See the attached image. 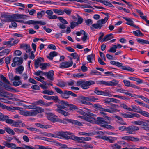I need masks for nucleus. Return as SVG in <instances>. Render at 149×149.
I'll return each mask as SVG.
<instances>
[{"mask_svg":"<svg viewBox=\"0 0 149 149\" xmlns=\"http://www.w3.org/2000/svg\"><path fill=\"white\" fill-rule=\"evenodd\" d=\"M108 18H106L105 19H101L98 20L97 23L93 24L90 28L92 29L93 28L95 29H100L103 26V24H104L107 21Z\"/></svg>","mask_w":149,"mask_h":149,"instance_id":"7ed1b4c3","label":"nucleus"},{"mask_svg":"<svg viewBox=\"0 0 149 149\" xmlns=\"http://www.w3.org/2000/svg\"><path fill=\"white\" fill-rule=\"evenodd\" d=\"M148 123H149V120H144V121H142L141 123V125L143 126L142 127L144 130H149V124Z\"/></svg>","mask_w":149,"mask_h":149,"instance_id":"2eb2a0df","label":"nucleus"},{"mask_svg":"<svg viewBox=\"0 0 149 149\" xmlns=\"http://www.w3.org/2000/svg\"><path fill=\"white\" fill-rule=\"evenodd\" d=\"M18 72L19 74H21L24 70V67L22 66H19L15 69Z\"/></svg>","mask_w":149,"mask_h":149,"instance_id":"a19ab883","label":"nucleus"},{"mask_svg":"<svg viewBox=\"0 0 149 149\" xmlns=\"http://www.w3.org/2000/svg\"><path fill=\"white\" fill-rule=\"evenodd\" d=\"M94 115L93 113H90L87 114L86 116H81L82 119H84L86 121L93 123H95V119L92 117Z\"/></svg>","mask_w":149,"mask_h":149,"instance_id":"0eeeda50","label":"nucleus"},{"mask_svg":"<svg viewBox=\"0 0 149 149\" xmlns=\"http://www.w3.org/2000/svg\"><path fill=\"white\" fill-rule=\"evenodd\" d=\"M135 111L141 114L145 117L149 118V113L145 111H142L140 108H139L138 111Z\"/></svg>","mask_w":149,"mask_h":149,"instance_id":"a878e982","label":"nucleus"},{"mask_svg":"<svg viewBox=\"0 0 149 149\" xmlns=\"http://www.w3.org/2000/svg\"><path fill=\"white\" fill-rule=\"evenodd\" d=\"M56 106L58 108L56 110L59 113L64 115L65 116H69L70 114L68 112L61 109H64L65 107V106L64 105H57Z\"/></svg>","mask_w":149,"mask_h":149,"instance_id":"6e6552de","label":"nucleus"},{"mask_svg":"<svg viewBox=\"0 0 149 149\" xmlns=\"http://www.w3.org/2000/svg\"><path fill=\"white\" fill-rule=\"evenodd\" d=\"M1 115H0L1 121H5L7 118H9V117L7 115H4L2 113H1Z\"/></svg>","mask_w":149,"mask_h":149,"instance_id":"6e6d98bb","label":"nucleus"},{"mask_svg":"<svg viewBox=\"0 0 149 149\" xmlns=\"http://www.w3.org/2000/svg\"><path fill=\"white\" fill-rule=\"evenodd\" d=\"M73 64L72 61L67 62H62L60 64V68H68L69 67L72 66Z\"/></svg>","mask_w":149,"mask_h":149,"instance_id":"4468645a","label":"nucleus"},{"mask_svg":"<svg viewBox=\"0 0 149 149\" xmlns=\"http://www.w3.org/2000/svg\"><path fill=\"white\" fill-rule=\"evenodd\" d=\"M60 147L63 149H70V148H68L66 145L61 144L60 145Z\"/></svg>","mask_w":149,"mask_h":149,"instance_id":"774afa93","label":"nucleus"},{"mask_svg":"<svg viewBox=\"0 0 149 149\" xmlns=\"http://www.w3.org/2000/svg\"><path fill=\"white\" fill-rule=\"evenodd\" d=\"M101 111H102V112H101L100 113L101 114H102L104 115H106V114H105V113L103 112V111L107 112L110 113H113L115 112V111L113 110H110L109 109H105L104 108H102V109H101Z\"/></svg>","mask_w":149,"mask_h":149,"instance_id":"c9c22d12","label":"nucleus"},{"mask_svg":"<svg viewBox=\"0 0 149 149\" xmlns=\"http://www.w3.org/2000/svg\"><path fill=\"white\" fill-rule=\"evenodd\" d=\"M97 120L95 119V123H96L98 125H104L105 124H109L110 123V122H107L105 121L104 119L100 117H98L97 118Z\"/></svg>","mask_w":149,"mask_h":149,"instance_id":"9d476101","label":"nucleus"},{"mask_svg":"<svg viewBox=\"0 0 149 149\" xmlns=\"http://www.w3.org/2000/svg\"><path fill=\"white\" fill-rule=\"evenodd\" d=\"M44 94H48L49 95H52L54 92L52 90H45L42 92Z\"/></svg>","mask_w":149,"mask_h":149,"instance_id":"a18cd8bd","label":"nucleus"},{"mask_svg":"<svg viewBox=\"0 0 149 149\" xmlns=\"http://www.w3.org/2000/svg\"><path fill=\"white\" fill-rule=\"evenodd\" d=\"M122 67V69L123 70H127L128 71L133 72L134 71V69L129 67H126L125 66H123Z\"/></svg>","mask_w":149,"mask_h":149,"instance_id":"de8ad7c7","label":"nucleus"},{"mask_svg":"<svg viewBox=\"0 0 149 149\" xmlns=\"http://www.w3.org/2000/svg\"><path fill=\"white\" fill-rule=\"evenodd\" d=\"M58 102V103L62 105H64L65 106H68V102H65L63 100H61L58 99V100H57Z\"/></svg>","mask_w":149,"mask_h":149,"instance_id":"8fccbe9b","label":"nucleus"},{"mask_svg":"<svg viewBox=\"0 0 149 149\" xmlns=\"http://www.w3.org/2000/svg\"><path fill=\"white\" fill-rule=\"evenodd\" d=\"M58 135L62 137L63 138L65 139L66 136L67 135H72L71 133L69 132H58Z\"/></svg>","mask_w":149,"mask_h":149,"instance_id":"412c9836","label":"nucleus"},{"mask_svg":"<svg viewBox=\"0 0 149 149\" xmlns=\"http://www.w3.org/2000/svg\"><path fill=\"white\" fill-rule=\"evenodd\" d=\"M112 147L113 149H120L121 147L120 146L117 144H115L113 145Z\"/></svg>","mask_w":149,"mask_h":149,"instance_id":"680f3d73","label":"nucleus"},{"mask_svg":"<svg viewBox=\"0 0 149 149\" xmlns=\"http://www.w3.org/2000/svg\"><path fill=\"white\" fill-rule=\"evenodd\" d=\"M129 79L132 80H134L136 81L137 82L138 84H141L143 83V80L139 78L131 77H129Z\"/></svg>","mask_w":149,"mask_h":149,"instance_id":"f704fd0d","label":"nucleus"},{"mask_svg":"<svg viewBox=\"0 0 149 149\" xmlns=\"http://www.w3.org/2000/svg\"><path fill=\"white\" fill-rule=\"evenodd\" d=\"M26 128L29 130L31 131H35L36 132H39V130L35 128L30 127L29 126H27L26 127Z\"/></svg>","mask_w":149,"mask_h":149,"instance_id":"864d4df0","label":"nucleus"},{"mask_svg":"<svg viewBox=\"0 0 149 149\" xmlns=\"http://www.w3.org/2000/svg\"><path fill=\"white\" fill-rule=\"evenodd\" d=\"M112 35L113 34L112 33L106 35L101 41V42H103L104 41L109 40L113 38V36H112Z\"/></svg>","mask_w":149,"mask_h":149,"instance_id":"aec40b11","label":"nucleus"},{"mask_svg":"<svg viewBox=\"0 0 149 149\" xmlns=\"http://www.w3.org/2000/svg\"><path fill=\"white\" fill-rule=\"evenodd\" d=\"M118 81L113 79L109 82H106V85L107 86H116L118 84Z\"/></svg>","mask_w":149,"mask_h":149,"instance_id":"cd10ccee","label":"nucleus"},{"mask_svg":"<svg viewBox=\"0 0 149 149\" xmlns=\"http://www.w3.org/2000/svg\"><path fill=\"white\" fill-rule=\"evenodd\" d=\"M14 130L15 132L19 133H21L24 132V130L22 129H20L18 128H15L14 129Z\"/></svg>","mask_w":149,"mask_h":149,"instance_id":"338daca9","label":"nucleus"},{"mask_svg":"<svg viewBox=\"0 0 149 149\" xmlns=\"http://www.w3.org/2000/svg\"><path fill=\"white\" fill-rule=\"evenodd\" d=\"M10 49H4L1 52H0V56H3L6 54V55H8L10 52Z\"/></svg>","mask_w":149,"mask_h":149,"instance_id":"473e14b6","label":"nucleus"},{"mask_svg":"<svg viewBox=\"0 0 149 149\" xmlns=\"http://www.w3.org/2000/svg\"><path fill=\"white\" fill-rule=\"evenodd\" d=\"M41 57H39L37 59L34 60L35 61V67L36 68H37L39 66V64L41 63L42 61L40 60Z\"/></svg>","mask_w":149,"mask_h":149,"instance_id":"7c9ffc66","label":"nucleus"},{"mask_svg":"<svg viewBox=\"0 0 149 149\" xmlns=\"http://www.w3.org/2000/svg\"><path fill=\"white\" fill-rule=\"evenodd\" d=\"M53 10L56 13L59 15H62L64 14V12L61 10H58L56 9H53Z\"/></svg>","mask_w":149,"mask_h":149,"instance_id":"79ce46f5","label":"nucleus"},{"mask_svg":"<svg viewBox=\"0 0 149 149\" xmlns=\"http://www.w3.org/2000/svg\"><path fill=\"white\" fill-rule=\"evenodd\" d=\"M57 116L56 115H53L52 113H48V116H47L48 119L52 122H54L58 121L56 120L55 118Z\"/></svg>","mask_w":149,"mask_h":149,"instance_id":"dca6fc26","label":"nucleus"},{"mask_svg":"<svg viewBox=\"0 0 149 149\" xmlns=\"http://www.w3.org/2000/svg\"><path fill=\"white\" fill-rule=\"evenodd\" d=\"M27 17L26 15L23 14H14L12 15H9L2 14H1V17L2 18H7L8 19L13 20L14 19H25Z\"/></svg>","mask_w":149,"mask_h":149,"instance_id":"f257e3e1","label":"nucleus"},{"mask_svg":"<svg viewBox=\"0 0 149 149\" xmlns=\"http://www.w3.org/2000/svg\"><path fill=\"white\" fill-rule=\"evenodd\" d=\"M123 18L127 22L126 23V24L132 26H133L134 22L130 18H127L126 17H123Z\"/></svg>","mask_w":149,"mask_h":149,"instance_id":"72a5a7b5","label":"nucleus"},{"mask_svg":"<svg viewBox=\"0 0 149 149\" xmlns=\"http://www.w3.org/2000/svg\"><path fill=\"white\" fill-rule=\"evenodd\" d=\"M119 100L117 99L113 98H107L104 100V103L108 104L111 102H113L116 103H118Z\"/></svg>","mask_w":149,"mask_h":149,"instance_id":"6ab92c4d","label":"nucleus"},{"mask_svg":"<svg viewBox=\"0 0 149 149\" xmlns=\"http://www.w3.org/2000/svg\"><path fill=\"white\" fill-rule=\"evenodd\" d=\"M20 113L22 115L26 116L34 115L36 114L34 112L26 111H24L21 110L20 112Z\"/></svg>","mask_w":149,"mask_h":149,"instance_id":"5701e85b","label":"nucleus"},{"mask_svg":"<svg viewBox=\"0 0 149 149\" xmlns=\"http://www.w3.org/2000/svg\"><path fill=\"white\" fill-rule=\"evenodd\" d=\"M3 45H7L8 47H10L13 45V44L11 43V41H4L3 43Z\"/></svg>","mask_w":149,"mask_h":149,"instance_id":"3c124183","label":"nucleus"},{"mask_svg":"<svg viewBox=\"0 0 149 149\" xmlns=\"http://www.w3.org/2000/svg\"><path fill=\"white\" fill-rule=\"evenodd\" d=\"M37 146L38 147L37 148L38 149H52V148H50L45 147L42 146H41L40 145H37Z\"/></svg>","mask_w":149,"mask_h":149,"instance_id":"052dcab7","label":"nucleus"},{"mask_svg":"<svg viewBox=\"0 0 149 149\" xmlns=\"http://www.w3.org/2000/svg\"><path fill=\"white\" fill-rule=\"evenodd\" d=\"M54 88L55 90L58 93L61 94H62V93H63V92L59 88L56 87H54Z\"/></svg>","mask_w":149,"mask_h":149,"instance_id":"69168bd1","label":"nucleus"},{"mask_svg":"<svg viewBox=\"0 0 149 149\" xmlns=\"http://www.w3.org/2000/svg\"><path fill=\"white\" fill-rule=\"evenodd\" d=\"M116 91L121 93H124L126 95H128L131 97H134L133 94H132L128 92V91L126 90H125L122 89H118L116 90Z\"/></svg>","mask_w":149,"mask_h":149,"instance_id":"b1692460","label":"nucleus"},{"mask_svg":"<svg viewBox=\"0 0 149 149\" xmlns=\"http://www.w3.org/2000/svg\"><path fill=\"white\" fill-rule=\"evenodd\" d=\"M123 82L125 85L127 87H131V84H130V82L129 81L126 80H124Z\"/></svg>","mask_w":149,"mask_h":149,"instance_id":"0e129e2a","label":"nucleus"},{"mask_svg":"<svg viewBox=\"0 0 149 149\" xmlns=\"http://www.w3.org/2000/svg\"><path fill=\"white\" fill-rule=\"evenodd\" d=\"M98 136L102 139L108 141L110 143H113L114 141L117 139V138L116 137L111 136L107 137L105 136Z\"/></svg>","mask_w":149,"mask_h":149,"instance_id":"9b49d317","label":"nucleus"},{"mask_svg":"<svg viewBox=\"0 0 149 149\" xmlns=\"http://www.w3.org/2000/svg\"><path fill=\"white\" fill-rule=\"evenodd\" d=\"M0 77L1 79L4 82L9 85L10 84V83L9 81L7 79L6 77H5L3 75L1 74L0 75Z\"/></svg>","mask_w":149,"mask_h":149,"instance_id":"58836bf2","label":"nucleus"},{"mask_svg":"<svg viewBox=\"0 0 149 149\" xmlns=\"http://www.w3.org/2000/svg\"><path fill=\"white\" fill-rule=\"evenodd\" d=\"M61 95L62 97L65 99H68L70 97L68 91H66L63 92Z\"/></svg>","mask_w":149,"mask_h":149,"instance_id":"2f4dec72","label":"nucleus"},{"mask_svg":"<svg viewBox=\"0 0 149 149\" xmlns=\"http://www.w3.org/2000/svg\"><path fill=\"white\" fill-rule=\"evenodd\" d=\"M126 133L130 134H132V131L131 126H129L126 127Z\"/></svg>","mask_w":149,"mask_h":149,"instance_id":"5fc2aeb1","label":"nucleus"},{"mask_svg":"<svg viewBox=\"0 0 149 149\" xmlns=\"http://www.w3.org/2000/svg\"><path fill=\"white\" fill-rule=\"evenodd\" d=\"M57 53L55 51L51 52L49 54V56H47V58L50 60H53V57L56 56L57 55Z\"/></svg>","mask_w":149,"mask_h":149,"instance_id":"bb28decb","label":"nucleus"},{"mask_svg":"<svg viewBox=\"0 0 149 149\" xmlns=\"http://www.w3.org/2000/svg\"><path fill=\"white\" fill-rule=\"evenodd\" d=\"M94 92L97 95H101L109 97L112 96L111 94H110L109 91L107 90L103 91L99 90L97 88H95L94 91Z\"/></svg>","mask_w":149,"mask_h":149,"instance_id":"423d86ee","label":"nucleus"},{"mask_svg":"<svg viewBox=\"0 0 149 149\" xmlns=\"http://www.w3.org/2000/svg\"><path fill=\"white\" fill-rule=\"evenodd\" d=\"M12 124V126L19 127H23L25 125L24 124L20 121L15 122L13 121V123Z\"/></svg>","mask_w":149,"mask_h":149,"instance_id":"a211bd4d","label":"nucleus"},{"mask_svg":"<svg viewBox=\"0 0 149 149\" xmlns=\"http://www.w3.org/2000/svg\"><path fill=\"white\" fill-rule=\"evenodd\" d=\"M85 22L87 25L88 26H89L90 24H91L93 23V21L92 20L89 19L85 20Z\"/></svg>","mask_w":149,"mask_h":149,"instance_id":"4d7b16f0","label":"nucleus"},{"mask_svg":"<svg viewBox=\"0 0 149 149\" xmlns=\"http://www.w3.org/2000/svg\"><path fill=\"white\" fill-rule=\"evenodd\" d=\"M40 3L41 4H45V3L48 4H49L50 5H57L58 3L56 2H54L52 1H50L48 0L47 1H41L40 2Z\"/></svg>","mask_w":149,"mask_h":149,"instance_id":"c756f323","label":"nucleus"},{"mask_svg":"<svg viewBox=\"0 0 149 149\" xmlns=\"http://www.w3.org/2000/svg\"><path fill=\"white\" fill-rule=\"evenodd\" d=\"M4 129L5 131H6L8 134L13 135L15 134L13 130L9 127H5Z\"/></svg>","mask_w":149,"mask_h":149,"instance_id":"e433bc0d","label":"nucleus"},{"mask_svg":"<svg viewBox=\"0 0 149 149\" xmlns=\"http://www.w3.org/2000/svg\"><path fill=\"white\" fill-rule=\"evenodd\" d=\"M43 75L46 76L48 79L51 80L52 81L54 79L53 77L54 72L53 70L50 71L48 72H44L43 73Z\"/></svg>","mask_w":149,"mask_h":149,"instance_id":"ddd939ff","label":"nucleus"},{"mask_svg":"<svg viewBox=\"0 0 149 149\" xmlns=\"http://www.w3.org/2000/svg\"><path fill=\"white\" fill-rule=\"evenodd\" d=\"M43 97L45 99L51 100H58V97L57 96H50L47 95H44Z\"/></svg>","mask_w":149,"mask_h":149,"instance_id":"393cba45","label":"nucleus"},{"mask_svg":"<svg viewBox=\"0 0 149 149\" xmlns=\"http://www.w3.org/2000/svg\"><path fill=\"white\" fill-rule=\"evenodd\" d=\"M95 84L94 81L90 80L85 81L84 80L78 81L76 83V86H80L83 89H87L89 88V86Z\"/></svg>","mask_w":149,"mask_h":149,"instance_id":"f03ea898","label":"nucleus"},{"mask_svg":"<svg viewBox=\"0 0 149 149\" xmlns=\"http://www.w3.org/2000/svg\"><path fill=\"white\" fill-rule=\"evenodd\" d=\"M45 14V12L43 10L41 11L40 12L37 13V17L38 18L41 19L43 15Z\"/></svg>","mask_w":149,"mask_h":149,"instance_id":"4c0bfd02","label":"nucleus"},{"mask_svg":"<svg viewBox=\"0 0 149 149\" xmlns=\"http://www.w3.org/2000/svg\"><path fill=\"white\" fill-rule=\"evenodd\" d=\"M71 134H72V135H70L71 136H68L67 135L65 138V139H66L67 140L72 139L76 141V136H74V134L73 133H71Z\"/></svg>","mask_w":149,"mask_h":149,"instance_id":"ea45409f","label":"nucleus"},{"mask_svg":"<svg viewBox=\"0 0 149 149\" xmlns=\"http://www.w3.org/2000/svg\"><path fill=\"white\" fill-rule=\"evenodd\" d=\"M13 62L17 63L18 62L17 65H18L21 64L23 62V59L22 57H15L14 58L13 60Z\"/></svg>","mask_w":149,"mask_h":149,"instance_id":"4be33fe9","label":"nucleus"},{"mask_svg":"<svg viewBox=\"0 0 149 149\" xmlns=\"http://www.w3.org/2000/svg\"><path fill=\"white\" fill-rule=\"evenodd\" d=\"M3 144L8 148H11L12 149H15L16 145L13 143H10L7 141H4Z\"/></svg>","mask_w":149,"mask_h":149,"instance_id":"f3484780","label":"nucleus"},{"mask_svg":"<svg viewBox=\"0 0 149 149\" xmlns=\"http://www.w3.org/2000/svg\"><path fill=\"white\" fill-rule=\"evenodd\" d=\"M11 56H10L8 57H6L5 58V63L6 64L9 63L11 61Z\"/></svg>","mask_w":149,"mask_h":149,"instance_id":"bf43d9fd","label":"nucleus"},{"mask_svg":"<svg viewBox=\"0 0 149 149\" xmlns=\"http://www.w3.org/2000/svg\"><path fill=\"white\" fill-rule=\"evenodd\" d=\"M101 126L104 128H106L107 129H113L114 128L111 126L107 124H104L102 125Z\"/></svg>","mask_w":149,"mask_h":149,"instance_id":"13d9d810","label":"nucleus"},{"mask_svg":"<svg viewBox=\"0 0 149 149\" xmlns=\"http://www.w3.org/2000/svg\"><path fill=\"white\" fill-rule=\"evenodd\" d=\"M121 139L125 140L134 142H137L140 140V139L138 138L131 136H125L122 137Z\"/></svg>","mask_w":149,"mask_h":149,"instance_id":"1a4fd4ad","label":"nucleus"},{"mask_svg":"<svg viewBox=\"0 0 149 149\" xmlns=\"http://www.w3.org/2000/svg\"><path fill=\"white\" fill-rule=\"evenodd\" d=\"M50 65L49 63H40L39 64V66L40 67V68L42 70L45 69L47 66H50Z\"/></svg>","mask_w":149,"mask_h":149,"instance_id":"c85d7f7f","label":"nucleus"},{"mask_svg":"<svg viewBox=\"0 0 149 149\" xmlns=\"http://www.w3.org/2000/svg\"><path fill=\"white\" fill-rule=\"evenodd\" d=\"M77 16L78 17V21L77 24L79 25V24H81L83 21V19L79 15L77 14Z\"/></svg>","mask_w":149,"mask_h":149,"instance_id":"603ef678","label":"nucleus"},{"mask_svg":"<svg viewBox=\"0 0 149 149\" xmlns=\"http://www.w3.org/2000/svg\"><path fill=\"white\" fill-rule=\"evenodd\" d=\"M94 58V55L93 54L88 55L87 56V59L89 63H92L91 59Z\"/></svg>","mask_w":149,"mask_h":149,"instance_id":"49530a36","label":"nucleus"},{"mask_svg":"<svg viewBox=\"0 0 149 149\" xmlns=\"http://www.w3.org/2000/svg\"><path fill=\"white\" fill-rule=\"evenodd\" d=\"M28 107L29 109H34L29 111V112H34L36 113L35 115H31L32 116H35L39 113L43 112L44 111V109L40 107H37L35 105H29Z\"/></svg>","mask_w":149,"mask_h":149,"instance_id":"20e7f679","label":"nucleus"},{"mask_svg":"<svg viewBox=\"0 0 149 149\" xmlns=\"http://www.w3.org/2000/svg\"><path fill=\"white\" fill-rule=\"evenodd\" d=\"M68 107H69L70 110L73 111L78 109L77 106L73 104H68Z\"/></svg>","mask_w":149,"mask_h":149,"instance_id":"37998d69","label":"nucleus"},{"mask_svg":"<svg viewBox=\"0 0 149 149\" xmlns=\"http://www.w3.org/2000/svg\"><path fill=\"white\" fill-rule=\"evenodd\" d=\"M80 99L90 102H95L96 100H98L97 98H96L93 96H90L88 97H85L83 96H80Z\"/></svg>","mask_w":149,"mask_h":149,"instance_id":"f8f14e48","label":"nucleus"},{"mask_svg":"<svg viewBox=\"0 0 149 149\" xmlns=\"http://www.w3.org/2000/svg\"><path fill=\"white\" fill-rule=\"evenodd\" d=\"M84 75L83 74H81V73H79L77 74H73V76L74 77L79 78L82 77H83Z\"/></svg>","mask_w":149,"mask_h":149,"instance_id":"e2e57ef3","label":"nucleus"},{"mask_svg":"<svg viewBox=\"0 0 149 149\" xmlns=\"http://www.w3.org/2000/svg\"><path fill=\"white\" fill-rule=\"evenodd\" d=\"M77 22H75L72 21L70 22V27L72 29H73L76 26H78V24Z\"/></svg>","mask_w":149,"mask_h":149,"instance_id":"09e8293b","label":"nucleus"},{"mask_svg":"<svg viewBox=\"0 0 149 149\" xmlns=\"http://www.w3.org/2000/svg\"><path fill=\"white\" fill-rule=\"evenodd\" d=\"M59 121L61 122V123H63L65 124H67V122L68 123H72L73 124H75L78 126H81L82 125V124L80 122H79L76 120L70 119H65V120H62L60 119L59 120Z\"/></svg>","mask_w":149,"mask_h":149,"instance_id":"39448f33","label":"nucleus"},{"mask_svg":"<svg viewBox=\"0 0 149 149\" xmlns=\"http://www.w3.org/2000/svg\"><path fill=\"white\" fill-rule=\"evenodd\" d=\"M113 46V47L110 48V49L109 50V52L112 53H114L116 52V49L117 48V46H116V45H114Z\"/></svg>","mask_w":149,"mask_h":149,"instance_id":"c03bdc74","label":"nucleus"}]
</instances>
